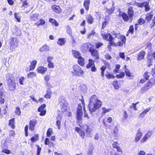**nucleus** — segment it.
Listing matches in <instances>:
<instances>
[{"label":"nucleus","instance_id":"obj_1","mask_svg":"<svg viewBox=\"0 0 155 155\" xmlns=\"http://www.w3.org/2000/svg\"><path fill=\"white\" fill-rule=\"evenodd\" d=\"M102 102L95 95H92L90 98L89 104V110L92 113L98 109L102 106Z\"/></svg>","mask_w":155,"mask_h":155},{"label":"nucleus","instance_id":"obj_2","mask_svg":"<svg viewBox=\"0 0 155 155\" xmlns=\"http://www.w3.org/2000/svg\"><path fill=\"white\" fill-rule=\"evenodd\" d=\"M71 70V73L73 76L81 77L84 73L82 68L77 64L73 66Z\"/></svg>","mask_w":155,"mask_h":155},{"label":"nucleus","instance_id":"obj_3","mask_svg":"<svg viewBox=\"0 0 155 155\" xmlns=\"http://www.w3.org/2000/svg\"><path fill=\"white\" fill-rule=\"evenodd\" d=\"M155 82V80L154 78H151L150 79L148 82L144 86L141 88L140 92L142 93H143L147 91L148 89L151 88L154 85Z\"/></svg>","mask_w":155,"mask_h":155},{"label":"nucleus","instance_id":"obj_4","mask_svg":"<svg viewBox=\"0 0 155 155\" xmlns=\"http://www.w3.org/2000/svg\"><path fill=\"white\" fill-rule=\"evenodd\" d=\"M10 48L12 50H14L18 45V42L17 38L15 37L11 38Z\"/></svg>","mask_w":155,"mask_h":155},{"label":"nucleus","instance_id":"obj_5","mask_svg":"<svg viewBox=\"0 0 155 155\" xmlns=\"http://www.w3.org/2000/svg\"><path fill=\"white\" fill-rule=\"evenodd\" d=\"M82 115V107L81 105L79 104L78 107L76 115L77 119L78 120V121L81 120Z\"/></svg>","mask_w":155,"mask_h":155},{"label":"nucleus","instance_id":"obj_6","mask_svg":"<svg viewBox=\"0 0 155 155\" xmlns=\"http://www.w3.org/2000/svg\"><path fill=\"white\" fill-rule=\"evenodd\" d=\"M101 35L103 38L105 40H107L108 41H112V40L113 37L109 33L101 31Z\"/></svg>","mask_w":155,"mask_h":155},{"label":"nucleus","instance_id":"obj_7","mask_svg":"<svg viewBox=\"0 0 155 155\" xmlns=\"http://www.w3.org/2000/svg\"><path fill=\"white\" fill-rule=\"evenodd\" d=\"M7 84L9 90L10 91H14L16 88L15 80L7 82Z\"/></svg>","mask_w":155,"mask_h":155},{"label":"nucleus","instance_id":"obj_8","mask_svg":"<svg viewBox=\"0 0 155 155\" xmlns=\"http://www.w3.org/2000/svg\"><path fill=\"white\" fill-rule=\"evenodd\" d=\"M127 13L129 16L130 22H131L132 21L133 19L132 17L134 15V11L132 7H130L128 8Z\"/></svg>","mask_w":155,"mask_h":155},{"label":"nucleus","instance_id":"obj_9","mask_svg":"<svg viewBox=\"0 0 155 155\" xmlns=\"http://www.w3.org/2000/svg\"><path fill=\"white\" fill-rule=\"evenodd\" d=\"M83 46L84 50L86 51L88 50L89 51L94 47V46L93 45L89 42L84 44Z\"/></svg>","mask_w":155,"mask_h":155},{"label":"nucleus","instance_id":"obj_10","mask_svg":"<svg viewBox=\"0 0 155 155\" xmlns=\"http://www.w3.org/2000/svg\"><path fill=\"white\" fill-rule=\"evenodd\" d=\"M152 132L149 131L145 135L141 140V142H144L146 141L147 139L150 138L152 134Z\"/></svg>","mask_w":155,"mask_h":155},{"label":"nucleus","instance_id":"obj_11","mask_svg":"<svg viewBox=\"0 0 155 155\" xmlns=\"http://www.w3.org/2000/svg\"><path fill=\"white\" fill-rule=\"evenodd\" d=\"M47 71V68L43 66H40L37 69V72L41 74H44Z\"/></svg>","mask_w":155,"mask_h":155},{"label":"nucleus","instance_id":"obj_12","mask_svg":"<svg viewBox=\"0 0 155 155\" xmlns=\"http://www.w3.org/2000/svg\"><path fill=\"white\" fill-rule=\"evenodd\" d=\"M119 15L121 16L123 20L126 22L128 21H130V19L129 18V16H128L126 13H122L121 12H120Z\"/></svg>","mask_w":155,"mask_h":155},{"label":"nucleus","instance_id":"obj_13","mask_svg":"<svg viewBox=\"0 0 155 155\" xmlns=\"http://www.w3.org/2000/svg\"><path fill=\"white\" fill-rule=\"evenodd\" d=\"M90 52L93 57H95V59H98L99 58V56L97 51L94 49V47L91 50Z\"/></svg>","mask_w":155,"mask_h":155},{"label":"nucleus","instance_id":"obj_14","mask_svg":"<svg viewBox=\"0 0 155 155\" xmlns=\"http://www.w3.org/2000/svg\"><path fill=\"white\" fill-rule=\"evenodd\" d=\"M75 130L79 134L82 138H84L85 134L84 131L82 129L78 127H76Z\"/></svg>","mask_w":155,"mask_h":155},{"label":"nucleus","instance_id":"obj_15","mask_svg":"<svg viewBox=\"0 0 155 155\" xmlns=\"http://www.w3.org/2000/svg\"><path fill=\"white\" fill-rule=\"evenodd\" d=\"M5 76L7 82L15 80L13 75L11 74L8 73L6 74Z\"/></svg>","mask_w":155,"mask_h":155},{"label":"nucleus","instance_id":"obj_16","mask_svg":"<svg viewBox=\"0 0 155 155\" xmlns=\"http://www.w3.org/2000/svg\"><path fill=\"white\" fill-rule=\"evenodd\" d=\"M84 129L86 131V136L89 137L92 134V130L88 126L86 125Z\"/></svg>","mask_w":155,"mask_h":155},{"label":"nucleus","instance_id":"obj_17","mask_svg":"<svg viewBox=\"0 0 155 155\" xmlns=\"http://www.w3.org/2000/svg\"><path fill=\"white\" fill-rule=\"evenodd\" d=\"M146 53L143 51H140L138 54L137 57V59L139 61L144 59Z\"/></svg>","mask_w":155,"mask_h":155},{"label":"nucleus","instance_id":"obj_18","mask_svg":"<svg viewBox=\"0 0 155 155\" xmlns=\"http://www.w3.org/2000/svg\"><path fill=\"white\" fill-rule=\"evenodd\" d=\"M50 47L46 45H45L39 49L41 52H47L49 51Z\"/></svg>","mask_w":155,"mask_h":155},{"label":"nucleus","instance_id":"obj_19","mask_svg":"<svg viewBox=\"0 0 155 155\" xmlns=\"http://www.w3.org/2000/svg\"><path fill=\"white\" fill-rule=\"evenodd\" d=\"M36 123V120H35L30 121L29 124V129L32 130H34L35 129V126Z\"/></svg>","mask_w":155,"mask_h":155},{"label":"nucleus","instance_id":"obj_20","mask_svg":"<svg viewBox=\"0 0 155 155\" xmlns=\"http://www.w3.org/2000/svg\"><path fill=\"white\" fill-rule=\"evenodd\" d=\"M120 37L121 39V40L120 41L117 42V46H123V43L125 42L126 38L125 36H121Z\"/></svg>","mask_w":155,"mask_h":155},{"label":"nucleus","instance_id":"obj_21","mask_svg":"<svg viewBox=\"0 0 155 155\" xmlns=\"http://www.w3.org/2000/svg\"><path fill=\"white\" fill-rule=\"evenodd\" d=\"M78 58V63L79 64L82 66H84L85 64L84 59L81 56H80Z\"/></svg>","mask_w":155,"mask_h":155},{"label":"nucleus","instance_id":"obj_22","mask_svg":"<svg viewBox=\"0 0 155 155\" xmlns=\"http://www.w3.org/2000/svg\"><path fill=\"white\" fill-rule=\"evenodd\" d=\"M90 4V0H85L84 2V6L85 9L88 11L89 9Z\"/></svg>","mask_w":155,"mask_h":155},{"label":"nucleus","instance_id":"obj_23","mask_svg":"<svg viewBox=\"0 0 155 155\" xmlns=\"http://www.w3.org/2000/svg\"><path fill=\"white\" fill-rule=\"evenodd\" d=\"M125 72L126 75L130 79H133L134 78V76L131 75L129 70L127 69H126L125 70Z\"/></svg>","mask_w":155,"mask_h":155},{"label":"nucleus","instance_id":"obj_24","mask_svg":"<svg viewBox=\"0 0 155 155\" xmlns=\"http://www.w3.org/2000/svg\"><path fill=\"white\" fill-rule=\"evenodd\" d=\"M72 53L74 57L75 58H78L81 56L80 53L77 51L72 50Z\"/></svg>","mask_w":155,"mask_h":155},{"label":"nucleus","instance_id":"obj_25","mask_svg":"<svg viewBox=\"0 0 155 155\" xmlns=\"http://www.w3.org/2000/svg\"><path fill=\"white\" fill-rule=\"evenodd\" d=\"M65 39L64 38H60L58 39L57 43L60 45H62L65 44Z\"/></svg>","mask_w":155,"mask_h":155},{"label":"nucleus","instance_id":"obj_26","mask_svg":"<svg viewBox=\"0 0 155 155\" xmlns=\"http://www.w3.org/2000/svg\"><path fill=\"white\" fill-rule=\"evenodd\" d=\"M37 63V62L36 60H34L31 62V65L30 66V68L31 70H32L35 69Z\"/></svg>","mask_w":155,"mask_h":155},{"label":"nucleus","instance_id":"obj_27","mask_svg":"<svg viewBox=\"0 0 155 155\" xmlns=\"http://www.w3.org/2000/svg\"><path fill=\"white\" fill-rule=\"evenodd\" d=\"M38 16L37 14H31L30 18L31 20L35 21L38 19Z\"/></svg>","mask_w":155,"mask_h":155},{"label":"nucleus","instance_id":"obj_28","mask_svg":"<svg viewBox=\"0 0 155 155\" xmlns=\"http://www.w3.org/2000/svg\"><path fill=\"white\" fill-rule=\"evenodd\" d=\"M88 61V64L86 65V67L87 68H91L92 66L95 65L94 64V61L92 59H89Z\"/></svg>","mask_w":155,"mask_h":155},{"label":"nucleus","instance_id":"obj_29","mask_svg":"<svg viewBox=\"0 0 155 155\" xmlns=\"http://www.w3.org/2000/svg\"><path fill=\"white\" fill-rule=\"evenodd\" d=\"M51 91L50 89H48L47 91L46 94L45 95L44 97L47 99H49L51 97Z\"/></svg>","mask_w":155,"mask_h":155},{"label":"nucleus","instance_id":"obj_30","mask_svg":"<svg viewBox=\"0 0 155 155\" xmlns=\"http://www.w3.org/2000/svg\"><path fill=\"white\" fill-rule=\"evenodd\" d=\"M142 136V133H141L140 131H138V133L135 138V141L136 142H137L141 138Z\"/></svg>","mask_w":155,"mask_h":155},{"label":"nucleus","instance_id":"obj_31","mask_svg":"<svg viewBox=\"0 0 155 155\" xmlns=\"http://www.w3.org/2000/svg\"><path fill=\"white\" fill-rule=\"evenodd\" d=\"M87 21L89 23L92 24L94 21V19L91 15H89L87 16Z\"/></svg>","mask_w":155,"mask_h":155},{"label":"nucleus","instance_id":"obj_32","mask_svg":"<svg viewBox=\"0 0 155 155\" xmlns=\"http://www.w3.org/2000/svg\"><path fill=\"white\" fill-rule=\"evenodd\" d=\"M52 8L56 13H59L60 11V8L59 6L56 5L52 6Z\"/></svg>","mask_w":155,"mask_h":155},{"label":"nucleus","instance_id":"obj_33","mask_svg":"<svg viewBox=\"0 0 155 155\" xmlns=\"http://www.w3.org/2000/svg\"><path fill=\"white\" fill-rule=\"evenodd\" d=\"M59 101L60 103L61 106H67V103L64 99H62L61 98H60Z\"/></svg>","mask_w":155,"mask_h":155},{"label":"nucleus","instance_id":"obj_34","mask_svg":"<svg viewBox=\"0 0 155 155\" xmlns=\"http://www.w3.org/2000/svg\"><path fill=\"white\" fill-rule=\"evenodd\" d=\"M111 108L106 109L105 107L102 108V112L101 113V116H103L106 113L111 110Z\"/></svg>","mask_w":155,"mask_h":155},{"label":"nucleus","instance_id":"obj_35","mask_svg":"<svg viewBox=\"0 0 155 155\" xmlns=\"http://www.w3.org/2000/svg\"><path fill=\"white\" fill-rule=\"evenodd\" d=\"M153 17V15L151 14L150 13H148L146 15V19L148 21H150Z\"/></svg>","mask_w":155,"mask_h":155},{"label":"nucleus","instance_id":"obj_36","mask_svg":"<svg viewBox=\"0 0 155 155\" xmlns=\"http://www.w3.org/2000/svg\"><path fill=\"white\" fill-rule=\"evenodd\" d=\"M49 21L55 26H57L58 25V22L54 19L52 18H50Z\"/></svg>","mask_w":155,"mask_h":155},{"label":"nucleus","instance_id":"obj_37","mask_svg":"<svg viewBox=\"0 0 155 155\" xmlns=\"http://www.w3.org/2000/svg\"><path fill=\"white\" fill-rule=\"evenodd\" d=\"M144 6L145 8V11L146 12H147L149 11L150 8L149 5V2H144Z\"/></svg>","mask_w":155,"mask_h":155},{"label":"nucleus","instance_id":"obj_38","mask_svg":"<svg viewBox=\"0 0 155 155\" xmlns=\"http://www.w3.org/2000/svg\"><path fill=\"white\" fill-rule=\"evenodd\" d=\"M14 119H15L14 118L9 120L8 124L13 129H14L15 127V126L14 125Z\"/></svg>","mask_w":155,"mask_h":155},{"label":"nucleus","instance_id":"obj_39","mask_svg":"<svg viewBox=\"0 0 155 155\" xmlns=\"http://www.w3.org/2000/svg\"><path fill=\"white\" fill-rule=\"evenodd\" d=\"M94 148L92 146L90 147L87 153V155H93V151Z\"/></svg>","mask_w":155,"mask_h":155},{"label":"nucleus","instance_id":"obj_40","mask_svg":"<svg viewBox=\"0 0 155 155\" xmlns=\"http://www.w3.org/2000/svg\"><path fill=\"white\" fill-rule=\"evenodd\" d=\"M36 75V74L35 73L32 72H30L28 74H27V78H32L34 76H35Z\"/></svg>","mask_w":155,"mask_h":155},{"label":"nucleus","instance_id":"obj_41","mask_svg":"<svg viewBox=\"0 0 155 155\" xmlns=\"http://www.w3.org/2000/svg\"><path fill=\"white\" fill-rule=\"evenodd\" d=\"M53 132L52 129L51 128H49L47 132V136L48 137H50L52 134Z\"/></svg>","mask_w":155,"mask_h":155},{"label":"nucleus","instance_id":"obj_42","mask_svg":"<svg viewBox=\"0 0 155 155\" xmlns=\"http://www.w3.org/2000/svg\"><path fill=\"white\" fill-rule=\"evenodd\" d=\"M46 107V105L45 104L41 105L38 108V111L40 112L42 111H44V109Z\"/></svg>","mask_w":155,"mask_h":155},{"label":"nucleus","instance_id":"obj_43","mask_svg":"<svg viewBox=\"0 0 155 155\" xmlns=\"http://www.w3.org/2000/svg\"><path fill=\"white\" fill-rule=\"evenodd\" d=\"M38 139V135H36L35 136L31 138V140L32 142H35Z\"/></svg>","mask_w":155,"mask_h":155},{"label":"nucleus","instance_id":"obj_44","mask_svg":"<svg viewBox=\"0 0 155 155\" xmlns=\"http://www.w3.org/2000/svg\"><path fill=\"white\" fill-rule=\"evenodd\" d=\"M15 113L16 114L20 116L21 114L20 108L18 107H17L15 110Z\"/></svg>","mask_w":155,"mask_h":155},{"label":"nucleus","instance_id":"obj_45","mask_svg":"<svg viewBox=\"0 0 155 155\" xmlns=\"http://www.w3.org/2000/svg\"><path fill=\"white\" fill-rule=\"evenodd\" d=\"M112 35H114L115 36V37H114V38H114V39L115 38H119V37H120L121 36H120V33H116V32H115L114 31H113V32H112Z\"/></svg>","mask_w":155,"mask_h":155},{"label":"nucleus","instance_id":"obj_46","mask_svg":"<svg viewBox=\"0 0 155 155\" xmlns=\"http://www.w3.org/2000/svg\"><path fill=\"white\" fill-rule=\"evenodd\" d=\"M105 76L108 79L114 78V76L113 74H110L109 73H108L107 74H106Z\"/></svg>","mask_w":155,"mask_h":155},{"label":"nucleus","instance_id":"obj_47","mask_svg":"<svg viewBox=\"0 0 155 155\" xmlns=\"http://www.w3.org/2000/svg\"><path fill=\"white\" fill-rule=\"evenodd\" d=\"M137 103H137L135 104L133 103L132 105L130 106V107L131 108H133L134 110H137V109L136 107V105Z\"/></svg>","mask_w":155,"mask_h":155},{"label":"nucleus","instance_id":"obj_48","mask_svg":"<svg viewBox=\"0 0 155 155\" xmlns=\"http://www.w3.org/2000/svg\"><path fill=\"white\" fill-rule=\"evenodd\" d=\"M5 92L4 90L3 89H0V98H2Z\"/></svg>","mask_w":155,"mask_h":155},{"label":"nucleus","instance_id":"obj_49","mask_svg":"<svg viewBox=\"0 0 155 155\" xmlns=\"http://www.w3.org/2000/svg\"><path fill=\"white\" fill-rule=\"evenodd\" d=\"M155 25V15L154 19H153L152 21L151 24L149 25V26L151 28L153 27Z\"/></svg>","mask_w":155,"mask_h":155},{"label":"nucleus","instance_id":"obj_50","mask_svg":"<svg viewBox=\"0 0 155 155\" xmlns=\"http://www.w3.org/2000/svg\"><path fill=\"white\" fill-rule=\"evenodd\" d=\"M67 32L69 35L71 34L72 32L71 27L69 26H68L66 27Z\"/></svg>","mask_w":155,"mask_h":155},{"label":"nucleus","instance_id":"obj_51","mask_svg":"<svg viewBox=\"0 0 155 155\" xmlns=\"http://www.w3.org/2000/svg\"><path fill=\"white\" fill-rule=\"evenodd\" d=\"M48 67L51 68H53L54 67V64L52 62H48Z\"/></svg>","mask_w":155,"mask_h":155},{"label":"nucleus","instance_id":"obj_52","mask_svg":"<svg viewBox=\"0 0 155 155\" xmlns=\"http://www.w3.org/2000/svg\"><path fill=\"white\" fill-rule=\"evenodd\" d=\"M145 20L142 18H140L138 21V24L142 25L145 23Z\"/></svg>","mask_w":155,"mask_h":155},{"label":"nucleus","instance_id":"obj_53","mask_svg":"<svg viewBox=\"0 0 155 155\" xmlns=\"http://www.w3.org/2000/svg\"><path fill=\"white\" fill-rule=\"evenodd\" d=\"M134 28L133 25H131L129 28L128 31L131 33V34H133L134 33Z\"/></svg>","mask_w":155,"mask_h":155},{"label":"nucleus","instance_id":"obj_54","mask_svg":"<svg viewBox=\"0 0 155 155\" xmlns=\"http://www.w3.org/2000/svg\"><path fill=\"white\" fill-rule=\"evenodd\" d=\"M22 7H26L28 5V3L27 2V0H23L22 1Z\"/></svg>","mask_w":155,"mask_h":155},{"label":"nucleus","instance_id":"obj_55","mask_svg":"<svg viewBox=\"0 0 155 155\" xmlns=\"http://www.w3.org/2000/svg\"><path fill=\"white\" fill-rule=\"evenodd\" d=\"M125 75V74L124 73H120L119 74L117 75L116 76V77L119 78H123L124 76Z\"/></svg>","mask_w":155,"mask_h":155},{"label":"nucleus","instance_id":"obj_56","mask_svg":"<svg viewBox=\"0 0 155 155\" xmlns=\"http://www.w3.org/2000/svg\"><path fill=\"white\" fill-rule=\"evenodd\" d=\"M109 42H110V43L111 45L112 46H115L116 47L117 46V44L115 43L113 41H114V39L112 37V41H108Z\"/></svg>","mask_w":155,"mask_h":155},{"label":"nucleus","instance_id":"obj_57","mask_svg":"<svg viewBox=\"0 0 155 155\" xmlns=\"http://www.w3.org/2000/svg\"><path fill=\"white\" fill-rule=\"evenodd\" d=\"M149 73H148V72H146L143 76L146 79V80H147L149 79Z\"/></svg>","mask_w":155,"mask_h":155},{"label":"nucleus","instance_id":"obj_58","mask_svg":"<svg viewBox=\"0 0 155 155\" xmlns=\"http://www.w3.org/2000/svg\"><path fill=\"white\" fill-rule=\"evenodd\" d=\"M136 5L139 7L142 8L144 6V2L142 3H137L136 4Z\"/></svg>","mask_w":155,"mask_h":155},{"label":"nucleus","instance_id":"obj_59","mask_svg":"<svg viewBox=\"0 0 155 155\" xmlns=\"http://www.w3.org/2000/svg\"><path fill=\"white\" fill-rule=\"evenodd\" d=\"M53 59V57L52 56H49L47 58L48 62H51L52 60Z\"/></svg>","mask_w":155,"mask_h":155},{"label":"nucleus","instance_id":"obj_60","mask_svg":"<svg viewBox=\"0 0 155 155\" xmlns=\"http://www.w3.org/2000/svg\"><path fill=\"white\" fill-rule=\"evenodd\" d=\"M37 155H40L41 151V148L38 145L37 146Z\"/></svg>","mask_w":155,"mask_h":155},{"label":"nucleus","instance_id":"obj_61","mask_svg":"<svg viewBox=\"0 0 155 155\" xmlns=\"http://www.w3.org/2000/svg\"><path fill=\"white\" fill-rule=\"evenodd\" d=\"M19 83L21 85L23 84V82L24 81V77H21L19 79Z\"/></svg>","mask_w":155,"mask_h":155},{"label":"nucleus","instance_id":"obj_62","mask_svg":"<svg viewBox=\"0 0 155 155\" xmlns=\"http://www.w3.org/2000/svg\"><path fill=\"white\" fill-rule=\"evenodd\" d=\"M108 22L106 21L103 22L102 24V28H104L106 27V25L108 24Z\"/></svg>","mask_w":155,"mask_h":155},{"label":"nucleus","instance_id":"obj_63","mask_svg":"<svg viewBox=\"0 0 155 155\" xmlns=\"http://www.w3.org/2000/svg\"><path fill=\"white\" fill-rule=\"evenodd\" d=\"M120 66L119 65H117L116 66V69L114 70V72L117 73L119 71V69L120 68Z\"/></svg>","mask_w":155,"mask_h":155},{"label":"nucleus","instance_id":"obj_64","mask_svg":"<svg viewBox=\"0 0 155 155\" xmlns=\"http://www.w3.org/2000/svg\"><path fill=\"white\" fill-rule=\"evenodd\" d=\"M38 22H39V24L40 25H43L45 23V21L42 19H40Z\"/></svg>","mask_w":155,"mask_h":155}]
</instances>
